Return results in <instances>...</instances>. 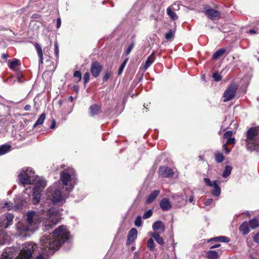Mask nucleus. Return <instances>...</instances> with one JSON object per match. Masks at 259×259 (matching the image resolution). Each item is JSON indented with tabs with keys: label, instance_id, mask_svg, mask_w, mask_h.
Segmentation results:
<instances>
[{
	"label": "nucleus",
	"instance_id": "obj_1",
	"mask_svg": "<svg viewBox=\"0 0 259 259\" xmlns=\"http://www.w3.org/2000/svg\"><path fill=\"white\" fill-rule=\"evenodd\" d=\"M26 216L25 223L20 224L21 229L24 231H34L37 228L38 223H42L45 229L48 230L57 224L60 218L58 210L54 207L50 208L47 212L46 217L41 218L40 220L34 211L27 212Z\"/></svg>",
	"mask_w": 259,
	"mask_h": 259
},
{
	"label": "nucleus",
	"instance_id": "obj_2",
	"mask_svg": "<svg viewBox=\"0 0 259 259\" xmlns=\"http://www.w3.org/2000/svg\"><path fill=\"white\" fill-rule=\"evenodd\" d=\"M69 232L65 226L62 225L55 229L52 234L45 235L40 240L42 253L47 255L53 254L62 244L68 240Z\"/></svg>",
	"mask_w": 259,
	"mask_h": 259
},
{
	"label": "nucleus",
	"instance_id": "obj_3",
	"mask_svg": "<svg viewBox=\"0 0 259 259\" xmlns=\"http://www.w3.org/2000/svg\"><path fill=\"white\" fill-rule=\"evenodd\" d=\"M60 180L62 182L63 186L69 193L73 189L74 185L76 183V176L74 169L68 168L63 170L60 174Z\"/></svg>",
	"mask_w": 259,
	"mask_h": 259
},
{
	"label": "nucleus",
	"instance_id": "obj_4",
	"mask_svg": "<svg viewBox=\"0 0 259 259\" xmlns=\"http://www.w3.org/2000/svg\"><path fill=\"white\" fill-rule=\"evenodd\" d=\"M246 147L250 151H259V126L251 127L246 132Z\"/></svg>",
	"mask_w": 259,
	"mask_h": 259
},
{
	"label": "nucleus",
	"instance_id": "obj_5",
	"mask_svg": "<svg viewBox=\"0 0 259 259\" xmlns=\"http://www.w3.org/2000/svg\"><path fill=\"white\" fill-rule=\"evenodd\" d=\"M65 189L64 187L62 188H56L55 186L51 187L49 190L48 195L51 197L52 201L54 204H62L65 201L66 197L69 193H67V191L65 190V192L63 193V190Z\"/></svg>",
	"mask_w": 259,
	"mask_h": 259
},
{
	"label": "nucleus",
	"instance_id": "obj_6",
	"mask_svg": "<svg viewBox=\"0 0 259 259\" xmlns=\"http://www.w3.org/2000/svg\"><path fill=\"white\" fill-rule=\"evenodd\" d=\"M36 248L35 244L32 243L24 244L19 254L16 257V259H29Z\"/></svg>",
	"mask_w": 259,
	"mask_h": 259
},
{
	"label": "nucleus",
	"instance_id": "obj_7",
	"mask_svg": "<svg viewBox=\"0 0 259 259\" xmlns=\"http://www.w3.org/2000/svg\"><path fill=\"white\" fill-rule=\"evenodd\" d=\"M34 172L31 168H23L18 175L20 182L23 185H28L32 183Z\"/></svg>",
	"mask_w": 259,
	"mask_h": 259
},
{
	"label": "nucleus",
	"instance_id": "obj_8",
	"mask_svg": "<svg viewBox=\"0 0 259 259\" xmlns=\"http://www.w3.org/2000/svg\"><path fill=\"white\" fill-rule=\"evenodd\" d=\"M237 90V87L235 83L231 84L224 93V102L232 100L235 96Z\"/></svg>",
	"mask_w": 259,
	"mask_h": 259
},
{
	"label": "nucleus",
	"instance_id": "obj_9",
	"mask_svg": "<svg viewBox=\"0 0 259 259\" xmlns=\"http://www.w3.org/2000/svg\"><path fill=\"white\" fill-rule=\"evenodd\" d=\"M103 69V66L98 62L95 61L92 63L90 71L94 77H98Z\"/></svg>",
	"mask_w": 259,
	"mask_h": 259
},
{
	"label": "nucleus",
	"instance_id": "obj_10",
	"mask_svg": "<svg viewBox=\"0 0 259 259\" xmlns=\"http://www.w3.org/2000/svg\"><path fill=\"white\" fill-rule=\"evenodd\" d=\"M13 219L14 215L12 213H7L6 215L0 218V227L7 228L12 224Z\"/></svg>",
	"mask_w": 259,
	"mask_h": 259
},
{
	"label": "nucleus",
	"instance_id": "obj_11",
	"mask_svg": "<svg viewBox=\"0 0 259 259\" xmlns=\"http://www.w3.org/2000/svg\"><path fill=\"white\" fill-rule=\"evenodd\" d=\"M205 13L211 20L218 19L220 17V12L216 10L210 8H205Z\"/></svg>",
	"mask_w": 259,
	"mask_h": 259
},
{
	"label": "nucleus",
	"instance_id": "obj_12",
	"mask_svg": "<svg viewBox=\"0 0 259 259\" xmlns=\"http://www.w3.org/2000/svg\"><path fill=\"white\" fill-rule=\"evenodd\" d=\"M159 173L165 178H169L174 175L173 170L168 166H162L159 168Z\"/></svg>",
	"mask_w": 259,
	"mask_h": 259
},
{
	"label": "nucleus",
	"instance_id": "obj_13",
	"mask_svg": "<svg viewBox=\"0 0 259 259\" xmlns=\"http://www.w3.org/2000/svg\"><path fill=\"white\" fill-rule=\"evenodd\" d=\"M160 208L163 211H168L170 210L172 207L169 200L166 198H164L161 200L159 202Z\"/></svg>",
	"mask_w": 259,
	"mask_h": 259
},
{
	"label": "nucleus",
	"instance_id": "obj_14",
	"mask_svg": "<svg viewBox=\"0 0 259 259\" xmlns=\"http://www.w3.org/2000/svg\"><path fill=\"white\" fill-rule=\"evenodd\" d=\"M138 232L136 229L132 228L129 231L127 235V244H130L133 243L137 237Z\"/></svg>",
	"mask_w": 259,
	"mask_h": 259
},
{
	"label": "nucleus",
	"instance_id": "obj_15",
	"mask_svg": "<svg viewBox=\"0 0 259 259\" xmlns=\"http://www.w3.org/2000/svg\"><path fill=\"white\" fill-rule=\"evenodd\" d=\"M160 191L159 190H154L148 196L146 203L147 204H150L152 203L155 199L157 197V196L159 195Z\"/></svg>",
	"mask_w": 259,
	"mask_h": 259
},
{
	"label": "nucleus",
	"instance_id": "obj_16",
	"mask_svg": "<svg viewBox=\"0 0 259 259\" xmlns=\"http://www.w3.org/2000/svg\"><path fill=\"white\" fill-rule=\"evenodd\" d=\"M90 115L94 116L99 114L101 111V107L97 104H94L89 108Z\"/></svg>",
	"mask_w": 259,
	"mask_h": 259
},
{
	"label": "nucleus",
	"instance_id": "obj_17",
	"mask_svg": "<svg viewBox=\"0 0 259 259\" xmlns=\"http://www.w3.org/2000/svg\"><path fill=\"white\" fill-rule=\"evenodd\" d=\"M218 181H214L213 182V189L212 190L211 193L214 196H219L221 192V188L218 185Z\"/></svg>",
	"mask_w": 259,
	"mask_h": 259
},
{
	"label": "nucleus",
	"instance_id": "obj_18",
	"mask_svg": "<svg viewBox=\"0 0 259 259\" xmlns=\"http://www.w3.org/2000/svg\"><path fill=\"white\" fill-rule=\"evenodd\" d=\"M164 225L163 223L160 221L154 222L152 225V229L154 231L161 229V231L163 232L164 231Z\"/></svg>",
	"mask_w": 259,
	"mask_h": 259
},
{
	"label": "nucleus",
	"instance_id": "obj_19",
	"mask_svg": "<svg viewBox=\"0 0 259 259\" xmlns=\"http://www.w3.org/2000/svg\"><path fill=\"white\" fill-rule=\"evenodd\" d=\"M239 230L242 232L243 234L247 235L250 231L249 229L248 223L246 222H243L239 227Z\"/></svg>",
	"mask_w": 259,
	"mask_h": 259
},
{
	"label": "nucleus",
	"instance_id": "obj_20",
	"mask_svg": "<svg viewBox=\"0 0 259 259\" xmlns=\"http://www.w3.org/2000/svg\"><path fill=\"white\" fill-rule=\"evenodd\" d=\"M151 236L159 245H163L164 244L163 239L158 232L153 233Z\"/></svg>",
	"mask_w": 259,
	"mask_h": 259
},
{
	"label": "nucleus",
	"instance_id": "obj_21",
	"mask_svg": "<svg viewBox=\"0 0 259 259\" xmlns=\"http://www.w3.org/2000/svg\"><path fill=\"white\" fill-rule=\"evenodd\" d=\"M35 48L37 50L38 56L39 58V65L43 63V54L41 47L39 45L36 43L35 45Z\"/></svg>",
	"mask_w": 259,
	"mask_h": 259
},
{
	"label": "nucleus",
	"instance_id": "obj_22",
	"mask_svg": "<svg viewBox=\"0 0 259 259\" xmlns=\"http://www.w3.org/2000/svg\"><path fill=\"white\" fill-rule=\"evenodd\" d=\"M230 240L228 237L224 236H222L212 238L209 240V241H217V242H222L228 243L230 241Z\"/></svg>",
	"mask_w": 259,
	"mask_h": 259
},
{
	"label": "nucleus",
	"instance_id": "obj_23",
	"mask_svg": "<svg viewBox=\"0 0 259 259\" xmlns=\"http://www.w3.org/2000/svg\"><path fill=\"white\" fill-rule=\"evenodd\" d=\"M155 59V57L154 56V52H153L148 58L147 59L145 64L144 66V69L145 70L147 69L152 64V63L153 62L154 60Z\"/></svg>",
	"mask_w": 259,
	"mask_h": 259
},
{
	"label": "nucleus",
	"instance_id": "obj_24",
	"mask_svg": "<svg viewBox=\"0 0 259 259\" xmlns=\"http://www.w3.org/2000/svg\"><path fill=\"white\" fill-rule=\"evenodd\" d=\"M46 118V114L44 113H41L39 118L37 119L35 123H34L33 127H35L39 125H41Z\"/></svg>",
	"mask_w": 259,
	"mask_h": 259
},
{
	"label": "nucleus",
	"instance_id": "obj_25",
	"mask_svg": "<svg viewBox=\"0 0 259 259\" xmlns=\"http://www.w3.org/2000/svg\"><path fill=\"white\" fill-rule=\"evenodd\" d=\"M226 52V50L224 49H221L216 51L212 56V58L214 60L218 59L220 57L222 56Z\"/></svg>",
	"mask_w": 259,
	"mask_h": 259
},
{
	"label": "nucleus",
	"instance_id": "obj_26",
	"mask_svg": "<svg viewBox=\"0 0 259 259\" xmlns=\"http://www.w3.org/2000/svg\"><path fill=\"white\" fill-rule=\"evenodd\" d=\"M207 256L209 259H218V253L214 250H209L207 253Z\"/></svg>",
	"mask_w": 259,
	"mask_h": 259
},
{
	"label": "nucleus",
	"instance_id": "obj_27",
	"mask_svg": "<svg viewBox=\"0 0 259 259\" xmlns=\"http://www.w3.org/2000/svg\"><path fill=\"white\" fill-rule=\"evenodd\" d=\"M167 13L169 17H170L173 20H176L178 19V16L175 12L172 11L170 7L167 8Z\"/></svg>",
	"mask_w": 259,
	"mask_h": 259
},
{
	"label": "nucleus",
	"instance_id": "obj_28",
	"mask_svg": "<svg viewBox=\"0 0 259 259\" xmlns=\"http://www.w3.org/2000/svg\"><path fill=\"white\" fill-rule=\"evenodd\" d=\"M11 146L7 145H3L0 146V156L4 155L10 150Z\"/></svg>",
	"mask_w": 259,
	"mask_h": 259
},
{
	"label": "nucleus",
	"instance_id": "obj_29",
	"mask_svg": "<svg viewBox=\"0 0 259 259\" xmlns=\"http://www.w3.org/2000/svg\"><path fill=\"white\" fill-rule=\"evenodd\" d=\"M224 156L222 153L217 152L214 154V159L217 163H221L224 160Z\"/></svg>",
	"mask_w": 259,
	"mask_h": 259
},
{
	"label": "nucleus",
	"instance_id": "obj_30",
	"mask_svg": "<svg viewBox=\"0 0 259 259\" xmlns=\"http://www.w3.org/2000/svg\"><path fill=\"white\" fill-rule=\"evenodd\" d=\"M232 170V167L230 165H226L225 168L223 172L222 176L224 178H227L231 173V171Z\"/></svg>",
	"mask_w": 259,
	"mask_h": 259
},
{
	"label": "nucleus",
	"instance_id": "obj_31",
	"mask_svg": "<svg viewBox=\"0 0 259 259\" xmlns=\"http://www.w3.org/2000/svg\"><path fill=\"white\" fill-rule=\"evenodd\" d=\"M249 225L251 229H254L259 227V221L256 219H253L251 220L249 223Z\"/></svg>",
	"mask_w": 259,
	"mask_h": 259
},
{
	"label": "nucleus",
	"instance_id": "obj_32",
	"mask_svg": "<svg viewBox=\"0 0 259 259\" xmlns=\"http://www.w3.org/2000/svg\"><path fill=\"white\" fill-rule=\"evenodd\" d=\"M46 186V181L43 179H39L37 181L36 187L39 189L44 188Z\"/></svg>",
	"mask_w": 259,
	"mask_h": 259
},
{
	"label": "nucleus",
	"instance_id": "obj_33",
	"mask_svg": "<svg viewBox=\"0 0 259 259\" xmlns=\"http://www.w3.org/2000/svg\"><path fill=\"white\" fill-rule=\"evenodd\" d=\"M18 60L14 59L9 63V67L11 69L14 70L16 68V67L18 65Z\"/></svg>",
	"mask_w": 259,
	"mask_h": 259
},
{
	"label": "nucleus",
	"instance_id": "obj_34",
	"mask_svg": "<svg viewBox=\"0 0 259 259\" xmlns=\"http://www.w3.org/2000/svg\"><path fill=\"white\" fill-rule=\"evenodd\" d=\"M33 197L32 199V202L33 204H37L39 203L40 199V194L39 193L33 194Z\"/></svg>",
	"mask_w": 259,
	"mask_h": 259
},
{
	"label": "nucleus",
	"instance_id": "obj_35",
	"mask_svg": "<svg viewBox=\"0 0 259 259\" xmlns=\"http://www.w3.org/2000/svg\"><path fill=\"white\" fill-rule=\"evenodd\" d=\"M148 248L151 251L154 250L155 244L152 238H149L147 241V244Z\"/></svg>",
	"mask_w": 259,
	"mask_h": 259
},
{
	"label": "nucleus",
	"instance_id": "obj_36",
	"mask_svg": "<svg viewBox=\"0 0 259 259\" xmlns=\"http://www.w3.org/2000/svg\"><path fill=\"white\" fill-rule=\"evenodd\" d=\"M128 58H127L123 61V62L122 63V64L120 65V67L119 68V70H118V74H120L122 72V71H123V69H124V67H125V66L127 61H128Z\"/></svg>",
	"mask_w": 259,
	"mask_h": 259
},
{
	"label": "nucleus",
	"instance_id": "obj_37",
	"mask_svg": "<svg viewBox=\"0 0 259 259\" xmlns=\"http://www.w3.org/2000/svg\"><path fill=\"white\" fill-rule=\"evenodd\" d=\"M153 214V211L152 209H149L147 211H146L143 215V218L144 219H147L150 218Z\"/></svg>",
	"mask_w": 259,
	"mask_h": 259
},
{
	"label": "nucleus",
	"instance_id": "obj_38",
	"mask_svg": "<svg viewBox=\"0 0 259 259\" xmlns=\"http://www.w3.org/2000/svg\"><path fill=\"white\" fill-rule=\"evenodd\" d=\"M135 225L137 227H140L142 225V218L139 215L138 216L135 221Z\"/></svg>",
	"mask_w": 259,
	"mask_h": 259
},
{
	"label": "nucleus",
	"instance_id": "obj_39",
	"mask_svg": "<svg viewBox=\"0 0 259 259\" xmlns=\"http://www.w3.org/2000/svg\"><path fill=\"white\" fill-rule=\"evenodd\" d=\"M213 201V199L212 198H210V199H207L204 203V207L206 209V210H209V207H208V206H209L212 203Z\"/></svg>",
	"mask_w": 259,
	"mask_h": 259
},
{
	"label": "nucleus",
	"instance_id": "obj_40",
	"mask_svg": "<svg viewBox=\"0 0 259 259\" xmlns=\"http://www.w3.org/2000/svg\"><path fill=\"white\" fill-rule=\"evenodd\" d=\"M174 36V32L172 30H169V31L165 34V38L167 40L172 38Z\"/></svg>",
	"mask_w": 259,
	"mask_h": 259
},
{
	"label": "nucleus",
	"instance_id": "obj_41",
	"mask_svg": "<svg viewBox=\"0 0 259 259\" xmlns=\"http://www.w3.org/2000/svg\"><path fill=\"white\" fill-rule=\"evenodd\" d=\"M111 72L110 71H107L103 77V81L104 82H106L108 81V79L109 78L110 76H111Z\"/></svg>",
	"mask_w": 259,
	"mask_h": 259
},
{
	"label": "nucleus",
	"instance_id": "obj_42",
	"mask_svg": "<svg viewBox=\"0 0 259 259\" xmlns=\"http://www.w3.org/2000/svg\"><path fill=\"white\" fill-rule=\"evenodd\" d=\"M54 47H55V49H54L55 55L56 58H58V57H59V46H58V43L57 41H56L54 44Z\"/></svg>",
	"mask_w": 259,
	"mask_h": 259
},
{
	"label": "nucleus",
	"instance_id": "obj_43",
	"mask_svg": "<svg viewBox=\"0 0 259 259\" xmlns=\"http://www.w3.org/2000/svg\"><path fill=\"white\" fill-rule=\"evenodd\" d=\"M203 180H204V183L205 184V185L207 186L212 187L213 182H212L209 179L207 178H204Z\"/></svg>",
	"mask_w": 259,
	"mask_h": 259
},
{
	"label": "nucleus",
	"instance_id": "obj_44",
	"mask_svg": "<svg viewBox=\"0 0 259 259\" xmlns=\"http://www.w3.org/2000/svg\"><path fill=\"white\" fill-rule=\"evenodd\" d=\"M73 76L74 77H76L79 81L81 79V74L80 71H75L73 73Z\"/></svg>",
	"mask_w": 259,
	"mask_h": 259
},
{
	"label": "nucleus",
	"instance_id": "obj_45",
	"mask_svg": "<svg viewBox=\"0 0 259 259\" xmlns=\"http://www.w3.org/2000/svg\"><path fill=\"white\" fill-rule=\"evenodd\" d=\"M232 134H233V132L232 131H227V132H226L224 134L223 137L224 139L228 140V139L231 138Z\"/></svg>",
	"mask_w": 259,
	"mask_h": 259
},
{
	"label": "nucleus",
	"instance_id": "obj_46",
	"mask_svg": "<svg viewBox=\"0 0 259 259\" xmlns=\"http://www.w3.org/2000/svg\"><path fill=\"white\" fill-rule=\"evenodd\" d=\"M3 207L7 208L8 210H11L12 208V203L10 202H5Z\"/></svg>",
	"mask_w": 259,
	"mask_h": 259
},
{
	"label": "nucleus",
	"instance_id": "obj_47",
	"mask_svg": "<svg viewBox=\"0 0 259 259\" xmlns=\"http://www.w3.org/2000/svg\"><path fill=\"white\" fill-rule=\"evenodd\" d=\"M134 43L133 42L128 46V48L127 49L125 52L126 55H128L131 53V52L132 51L134 47Z\"/></svg>",
	"mask_w": 259,
	"mask_h": 259
},
{
	"label": "nucleus",
	"instance_id": "obj_48",
	"mask_svg": "<svg viewBox=\"0 0 259 259\" xmlns=\"http://www.w3.org/2000/svg\"><path fill=\"white\" fill-rule=\"evenodd\" d=\"M212 77L216 81H219L222 79L221 76L218 73H214L212 75Z\"/></svg>",
	"mask_w": 259,
	"mask_h": 259
},
{
	"label": "nucleus",
	"instance_id": "obj_49",
	"mask_svg": "<svg viewBox=\"0 0 259 259\" xmlns=\"http://www.w3.org/2000/svg\"><path fill=\"white\" fill-rule=\"evenodd\" d=\"M90 79V73L88 72H87L83 76V80L84 83H87Z\"/></svg>",
	"mask_w": 259,
	"mask_h": 259
},
{
	"label": "nucleus",
	"instance_id": "obj_50",
	"mask_svg": "<svg viewBox=\"0 0 259 259\" xmlns=\"http://www.w3.org/2000/svg\"><path fill=\"white\" fill-rule=\"evenodd\" d=\"M235 143V140L234 138H230L227 141V144H234Z\"/></svg>",
	"mask_w": 259,
	"mask_h": 259
},
{
	"label": "nucleus",
	"instance_id": "obj_51",
	"mask_svg": "<svg viewBox=\"0 0 259 259\" xmlns=\"http://www.w3.org/2000/svg\"><path fill=\"white\" fill-rule=\"evenodd\" d=\"M253 239L254 242L259 244V233H257L254 235Z\"/></svg>",
	"mask_w": 259,
	"mask_h": 259
},
{
	"label": "nucleus",
	"instance_id": "obj_52",
	"mask_svg": "<svg viewBox=\"0 0 259 259\" xmlns=\"http://www.w3.org/2000/svg\"><path fill=\"white\" fill-rule=\"evenodd\" d=\"M223 150H225V151L226 152V153L227 154H228L230 151V150L228 148V147L227 146V144L223 145Z\"/></svg>",
	"mask_w": 259,
	"mask_h": 259
},
{
	"label": "nucleus",
	"instance_id": "obj_53",
	"mask_svg": "<svg viewBox=\"0 0 259 259\" xmlns=\"http://www.w3.org/2000/svg\"><path fill=\"white\" fill-rule=\"evenodd\" d=\"M61 21L60 18H58L57 20V27L59 28L61 26Z\"/></svg>",
	"mask_w": 259,
	"mask_h": 259
},
{
	"label": "nucleus",
	"instance_id": "obj_54",
	"mask_svg": "<svg viewBox=\"0 0 259 259\" xmlns=\"http://www.w3.org/2000/svg\"><path fill=\"white\" fill-rule=\"evenodd\" d=\"M1 259H9V256L6 254L3 253L2 254Z\"/></svg>",
	"mask_w": 259,
	"mask_h": 259
},
{
	"label": "nucleus",
	"instance_id": "obj_55",
	"mask_svg": "<svg viewBox=\"0 0 259 259\" xmlns=\"http://www.w3.org/2000/svg\"><path fill=\"white\" fill-rule=\"evenodd\" d=\"M30 108L31 106L30 105H26L24 108L25 110L28 111L30 110Z\"/></svg>",
	"mask_w": 259,
	"mask_h": 259
},
{
	"label": "nucleus",
	"instance_id": "obj_56",
	"mask_svg": "<svg viewBox=\"0 0 259 259\" xmlns=\"http://www.w3.org/2000/svg\"><path fill=\"white\" fill-rule=\"evenodd\" d=\"M220 246H221V245L220 244H217L215 245H214L210 247V249L218 248V247H220Z\"/></svg>",
	"mask_w": 259,
	"mask_h": 259
},
{
	"label": "nucleus",
	"instance_id": "obj_57",
	"mask_svg": "<svg viewBox=\"0 0 259 259\" xmlns=\"http://www.w3.org/2000/svg\"><path fill=\"white\" fill-rule=\"evenodd\" d=\"M8 56L6 54H3L2 55V58L4 59H6L8 58Z\"/></svg>",
	"mask_w": 259,
	"mask_h": 259
},
{
	"label": "nucleus",
	"instance_id": "obj_58",
	"mask_svg": "<svg viewBox=\"0 0 259 259\" xmlns=\"http://www.w3.org/2000/svg\"><path fill=\"white\" fill-rule=\"evenodd\" d=\"M17 80H18V82H19V83H21L23 82V80H22L21 76L19 75L17 76Z\"/></svg>",
	"mask_w": 259,
	"mask_h": 259
},
{
	"label": "nucleus",
	"instance_id": "obj_59",
	"mask_svg": "<svg viewBox=\"0 0 259 259\" xmlns=\"http://www.w3.org/2000/svg\"><path fill=\"white\" fill-rule=\"evenodd\" d=\"M193 199H194V196L193 195H191L189 197V201L190 202V203H192L193 202Z\"/></svg>",
	"mask_w": 259,
	"mask_h": 259
},
{
	"label": "nucleus",
	"instance_id": "obj_60",
	"mask_svg": "<svg viewBox=\"0 0 259 259\" xmlns=\"http://www.w3.org/2000/svg\"><path fill=\"white\" fill-rule=\"evenodd\" d=\"M249 33L250 34H255L256 33V31L253 29H251L249 30Z\"/></svg>",
	"mask_w": 259,
	"mask_h": 259
},
{
	"label": "nucleus",
	"instance_id": "obj_61",
	"mask_svg": "<svg viewBox=\"0 0 259 259\" xmlns=\"http://www.w3.org/2000/svg\"><path fill=\"white\" fill-rule=\"evenodd\" d=\"M55 122L54 121L52 124H51V128L53 129L55 127Z\"/></svg>",
	"mask_w": 259,
	"mask_h": 259
},
{
	"label": "nucleus",
	"instance_id": "obj_62",
	"mask_svg": "<svg viewBox=\"0 0 259 259\" xmlns=\"http://www.w3.org/2000/svg\"><path fill=\"white\" fill-rule=\"evenodd\" d=\"M22 205H23V201H21L20 203L17 204V206L18 207L22 206Z\"/></svg>",
	"mask_w": 259,
	"mask_h": 259
},
{
	"label": "nucleus",
	"instance_id": "obj_63",
	"mask_svg": "<svg viewBox=\"0 0 259 259\" xmlns=\"http://www.w3.org/2000/svg\"><path fill=\"white\" fill-rule=\"evenodd\" d=\"M177 196L178 198L182 199V197L181 195H178Z\"/></svg>",
	"mask_w": 259,
	"mask_h": 259
},
{
	"label": "nucleus",
	"instance_id": "obj_64",
	"mask_svg": "<svg viewBox=\"0 0 259 259\" xmlns=\"http://www.w3.org/2000/svg\"><path fill=\"white\" fill-rule=\"evenodd\" d=\"M69 99L71 101H73V97L72 96H70L69 97Z\"/></svg>",
	"mask_w": 259,
	"mask_h": 259
}]
</instances>
